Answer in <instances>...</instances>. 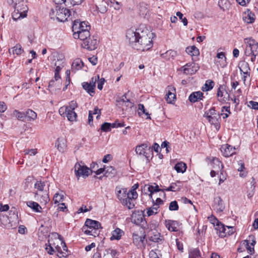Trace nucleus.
I'll return each instance as SVG.
<instances>
[{"mask_svg":"<svg viewBox=\"0 0 258 258\" xmlns=\"http://www.w3.org/2000/svg\"><path fill=\"white\" fill-rule=\"evenodd\" d=\"M84 0H61L66 6L71 7L81 5Z\"/></svg>","mask_w":258,"mask_h":258,"instance_id":"obj_38","label":"nucleus"},{"mask_svg":"<svg viewBox=\"0 0 258 258\" xmlns=\"http://www.w3.org/2000/svg\"><path fill=\"white\" fill-rule=\"evenodd\" d=\"M66 140L63 138H59L55 142V147L61 153L66 151L67 149Z\"/></svg>","mask_w":258,"mask_h":258,"instance_id":"obj_15","label":"nucleus"},{"mask_svg":"<svg viewBox=\"0 0 258 258\" xmlns=\"http://www.w3.org/2000/svg\"><path fill=\"white\" fill-rule=\"evenodd\" d=\"M133 242L136 245L140 244L143 243L144 237H142L138 235L137 234L133 233Z\"/></svg>","mask_w":258,"mask_h":258,"instance_id":"obj_50","label":"nucleus"},{"mask_svg":"<svg viewBox=\"0 0 258 258\" xmlns=\"http://www.w3.org/2000/svg\"><path fill=\"white\" fill-rule=\"evenodd\" d=\"M169 209L170 211H177L178 209V205L176 201L171 202L169 206Z\"/></svg>","mask_w":258,"mask_h":258,"instance_id":"obj_59","label":"nucleus"},{"mask_svg":"<svg viewBox=\"0 0 258 258\" xmlns=\"http://www.w3.org/2000/svg\"><path fill=\"white\" fill-rule=\"evenodd\" d=\"M77 37L79 38L80 40L84 42L85 40H87L90 37V32L89 30H86L83 31H79L77 33Z\"/></svg>","mask_w":258,"mask_h":258,"instance_id":"obj_33","label":"nucleus"},{"mask_svg":"<svg viewBox=\"0 0 258 258\" xmlns=\"http://www.w3.org/2000/svg\"><path fill=\"white\" fill-rule=\"evenodd\" d=\"M189 258H201L200 251L198 249H194L189 254Z\"/></svg>","mask_w":258,"mask_h":258,"instance_id":"obj_58","label":"nucleus"},{"mask_svg":"<svg viewBox=\"0 0 258 258\" xmlns=\"http://www.w3.org/2000/svg\"><path fill=\"white\" fill-rule=\"evenodd\" d=\"M37 118V114L35 112L31 109H28L25 112V118L28 121H33Z\"/></svg>","mask_w":258,"mask_h":258,"instance_id":"obj_36","label":"nucleus"},{"mask_svg":"<svg viewBox=\"0 0 258 258\" xmlns=\"http://www.w3.org/2000/svg\"><path fill=\"white\" fill-rule=\"evenodd\" d=\"M124 234V232L118 228H116L112 232V236L110 237L111 240H119L121 238L122 235Z\"/></svg>","mask_w":258,"mask_h":258,"instance_id":"obj_31","label":"nucleus"},{"mask_svg":"<svg viewBox=\"0 0 258 258\" xmlns=\"http://www.w3.org/2000/svg\"><path fill=\"white\" fill-rule=\"evenodd\" d=\"M90 28V25H87V23L86 22H82L80 26V31H83L86 30H89Z\"/></svg>","mask_w":258,"mask_h":258,"instance_id":"obj_63","label":"nucleus"},{"mask_svg":"<svg viewBox=\"0 0 258 258\" xmlns=\"http://www.w3.org/2000/svg\"><path fill=\"white\" fill-rule=\"evenodd\" d=\"M110 123L104 122L101 125V129L102 131L108 132L111 131Z\"/></svg>","mask_w":258,"mask_h":258,"instance_id":"obj_57","label":"nucleus"},{"mask_svg":"<svg viewBox=\"0 0 258 258\" xmlns=\"http://www.w3.org/2000/svg\"><path fill=\"white\" fill-rule=\"evenodd\" d=\"M245 47V53L247 56L252 54L257 55L258 54V42L251 37L246 38L244 39Z\"/></svg>","mask_w":258,"mask_h":258,"instance_id":"obj_3","label":"nucleus"},{"mask_svg":"<svg viewBox=\"0 0 258 258\" xmlns=\"http://www.w3.org/2000/svg\"><path fill=\"white\" fill-rule=\"evenodd\" d=\"M221 89H222V87L220 86L217 91V97L219 101L225 102L228 100L229 95L227 92H224Z\"/></svg>","mask_w":258,"mask_h":258,"instance_id":"obj_17","label":"nucleus"},{"mask_svg":"<svg viewBox=\"0 0 258 258\" xmlns=\"http://www.w3.org/2000/svg\"><path fill=\"white\" fill-rule=\"evenodd\" d=\"M115 190L116 191V195L117 198L121 202L127 197V189L126 188H120L119 187H116Z\"/></svg>","mask_w":258,"mask_h":258,"instance_id":"obj_26","label":"nucleus"},{"mask_svg":"<svg viewBox=\"0 0 258 258\" xmlns=\"http://www.w3.org/2000/svg\"><path fill=\"white\" fill-rule=\"evenodd\" d=\"M70 11L67 8H59L57 10L56 17L58 21L64 22L70 16Z\"/></svg>","mask_w":258,"mask_h":258,"instance_id":"obj_8","label":"nucleus"},{"mask_svg":"<svg viewBox=\"0 0 258 258\" xmlns=\"http://www.w3.org/2000/svg\"><path fill=\"white\" fill-rule=\"evenodd\" d=\"M203 93L201 91L192 92L188 97L189 101L191 103H195L203 99Z\"/></svg>","mask_w":258,"mask_h":258,"instance_id":"obj_16","label":"nucleus"},{"mask_svg":"<svg viewBox=\"0 0 258 258\" xmlns=\"http://www.w3.org/2000/svg\"><path fill=\"white\" fill-rule=\"evenodd\" d=\"M176 55V52L172 50H169L164 53H162L160 56L162 58L166 60L173 59Z\"/></svg>","mask_w":258,"mask_h":258,"instance_id":"obj_30","label":"nucleus"},{"mask_svg":"<svg viewBox=\"0 0 258 258\" xmlns=\"http://www.w3.org/2000/svg\"><path fill=\"white\" fill-rule=\"evenodd\" d=\"M239 68L240 71L243 73V75H246L248 76H250V68L249 64L247 62L242 61L239 63Z\"/></svg>","mask_w":258,"mask_h":258,"instance_id":"obj_21","label":"nucleus"},{"mask_svg":"<svg viewBox=\"0 0 258 258\" xmlns=\"http://www.w3.org/2000/svg\"><path fill=\"white\" fill-rule=\"evenodd\" d=\"M212 207L217 213L223 211L225 209V205L220 197H217L214 198Z\"/></svg>","mask_w":258,"mask_h":258,"instance_id":"obj_12","label":"nucleus"},{"mask_svg":"<svg viewBox=\"0 0 258 258\" xmlns=\"http://www.w3.org/2000/svg\"><path fill=\"white\" fill-rule=\"evenodd\" d=\"M180 184V182L178 181L176 182L171 183L168 187L163 188L162 189L160 188L159 186L156 183H154V185H145L142 188V191L144 192L145 194H148L151 198L152 195H153V194L159 191H162L163 196L165 197V191H179L181 187Z\"/></svg>","mask_w":258,"mask_h":258,"instance_id":"obj_2","label":"nucleus"},{"mask_svg":"<svg viewBox=\"0 0 258 258\" xmlns=\"http://www.w3.org/2000/svg\"><path fill=\"white\" fill-rule=\"evenodd\" d=\"M100 227L101 224L99 222L87 219L85 223V226L83 227H88L90 229H99Z\"/></svg>","mask_w":258,"mask_h":258,"instance_id":"obj_18","label":"nucleus"},{"mask_svg":"<svg viewBox=\"0 0 258 258\" xmlns=\"http://www.w3.org/2000/svg\"><path fill=\"white\" fill-rule=\"evenodd\" d=\"M243 20L247 23H253L255 20V15L254 13L248 11L247 16L243 17Z\"/></svg>","mask_w":258,"mask_h":258,"instance_id":"obj_45","label":"nucleus"},{"mask_svg":"<svg viewBox=\"0 0 258 258\" xmlns=\"http://www.w3.org/2000/svg\"><path fill=\"white\" fill-rule=\"evenodd\" d=\"M255 183H256V182L255 181V180H254V178L252 177V180L250 182V183H249V186H250L249 188L247 191V196L248 198H251L254 195L255 187Z\"/></svg>","mask_w":258,"mask_h":258,"instance_id":"obj_35","label":"nucleus"},{"mask_svg":"<svg viewBox=\"0 0 258 258\" xmlns=\"http://www.w3.org/2000/svg\"><path fill=\"white\" fill-rule=\"evenodd\" d=\"M48 244H47V243H46V244H45V245H46L45 249L49 254H53V252H54V250L53 249V246L55 247V246H54V245L53 244L50 243V240H48Z\"/></svg>","mask_w":258,"mask_h":258,"instance_id":"obj_55","label":"nucleus"},{"mask_svg":"<svg viewBox=\"0 0 258 258\" xmlns=\"http://www.w3.org/2000/svg\"><path fill=\"white\" fill-rule=\"evenodd\" d=\"M58 112L61 116H66L68 119L70 121H73L76 120L77 117V113L74 110L68 109L67 107H61L59 109Z\"/></svg>","mask_w":258,"mask_h":258,"instance_id":"obj_6","label":"nucleus"},{"mask_svg":"<svg viewBox=\"0 0 258 258\" xmlns=\"http://www.w3.org/2000/svg\"><path fill=\"white\" fill-rule=\"evenodd\" d=\"M185 51L190 56H197L200 53L199 49L194 45L186 47Z\"/></svg>","mask_w":258,"mask_h":258,"instance_id":"obj_34","label":"nucleus"},{"mask_svg":"<svg viewBox=\"0 0 258 258\" xmlns=\"http://www.w3.org/2000/svg\"><path fill=\"white\" fill-rule=\"evenodd\" d=\"M28 10L27 6L24 4H22V5L15 6V10L12 13L13 20L16 21L21 18L26 17Z\"/></svg>","mask_w":258,"mask_h":258,"instance_id":"obj_4","label":"nucleus"},{"mask_svg":"<svg viewBox=\"0 0 258 258\" xmlns=\"http://www.w3.org/2000/svg\"><path fill=\"white\" fill-rule=\"evenodd\" d=\"M159 207L155 205L154 204L151 207L147 209V214L148 216H151L153 215H156L158 213Z\"/></svg>","mask_w":258,"mask_h":258,"instance_id":"obj_47","label":"nucleus"},{"mask_svg":"<svg viewBox=\"0 0 258 258\" xmlns=\"http://www.w3.org/2000/svg\"><path fill=\"white\" fill-rule=\"evenodd\" d=\"M211 165L212 168L216 170L217 171L221 170L223 168V165L222 162L218 158H214L211 162Z\"/></svg>","mask_w":258,"mask_h":258,"instance_id":"obj_28","label":"nucleus"},{"mask_svg":"<svg viewBox=\"0 0 258 258\" xmlns=\"http://www.w3.org/2000/svg\"><path fill=\"white\" fill-rule=\"evenodd\" d=\"M34 197L41 204L44 205H46L50 201L48 190L41 192L36 191L34 193Z\"/></svg>","mask_w":258,"mask_h":258,"instance_id":"obj_10","label":"nucleus"},{"mask_svg":"<svg viewBox=\"0 0 258 258\" xmlns=\"http://www.w3.org/2000/svg\"><path fill=\"white\" fill-rule=\"evenodd\" d=\"M208 115L209 116L217 115L216 113V110H215L214 107L211 108L210 109H209L208 110V111L206 112L205 113V114H204V117L206 118V117H207Z\"/></svg>","mask_w":258,"mask_h":258,"instance_id":"obj_60","label":"nucleus"},{"mask_svg":"<svg viewBox=\"0 0 258 258\" xmlns=\"http://www.w3.org/2000/svg\"><path fill=\"white\" fill-rule=\"evenodd\" d=\"M138 114L139 116H142L143 114L146 115L147 119H151L150 116V114L148 112L146 111L145 108L143 104H139L138 105Z\"/></svg>","mask_w":258,"mask_h":258,"instance_id":"obj_42","label":"nucleus"},{"mask_svg":"<svg viewBox=\"0 0 258 258\" xmlns=\"http://www.w3.org/2000/svg\"><path fill=\"white\" fill-rule=\"evenodd\" d=\"M175 170L178 173H184L186 171V165L183 162H178L174 166Z\"/></svg>","mask_w":258,"mask_h":258,"instance_id":"obj_40","label":"nucleus"},{"mask_svg":"<svg viewBox=\"0 0 258 258\" xmlns=\"http://www.w3.org/2000/svg\"><path fill=\"white\" fill-rule=\"evenodd\" d=\"M239 167L238 168L237 170L240 172V176L241 177H245L246 175V172H244V164L242 161H240L238 162Z\"/></svg>","mask_w":258,"mask_h":258,"instance_id":"obj_52","label":"nucleus"},{"mask_svg":"<svg viewBox=\"0 0 258 258\" xmlns=\"http://www.w3.org/2000/svg\"><path fill=\"white\" fill-rule=\"evenodd\" d=\"M99 229H90L88 227H83V231L84 233L88 235H90L95 237L96 235H98L99 233L98 230Z\"/></svg>","mask_w":258,"mask_h":258,"instance_id":"obj_44","label":"nucleus"},{"mask_svg":"<svg viewBox=\"0 0 258 258\" xmlns=\"http://www.w3.org/2000/svg\"><path fill=\"white\" fill-rule=\"evenodd\" d=\"M149 239L150 241L157 243L161 242L163 240V236L160 235V233L157 232L149 236Z\"/></svg>","mask_w":258,"mask_h":258,"instance_id":"obj_32","label":"nucleus"},{"mask_svg":"<svg viewBox=\"0 0 258 258\" xmlns=\"http://www.w3.org/2000/svg\"><path fill=\"white\" fill-rule=\"evenodd\" d=\"M98 40L97 39L94 38V37L91 38L90 37L82 43V46L89 50H94L96 47Z\"/></svg>","mask_w":258,"mask_h":258,"instance_id":"obj_9","label":"nucleus"},{"mask_svg":"<svg viewBox=\"0 0 258 258\" xmlns=\"http://www.w3.org/2000/svg\"><path fill=\"white\" fill-rule=\"evenodd\" d=\"M76 176L79 178L81 176L87 177L90 174V169L84 165V163H77L74 167Z\"/></svg>","mask_w":258,"mask_h":258,"instance_id":"obj_5","label":"nucleus"},{"mask_svg":"<svg viewBox=\"0 0 258 258\" xmlns=\"http://www.w3.org/2000/svg\"><path fill=\"white\" fill-rule=\"evenodd\" d=\"M10 53H13V54L17 55H20L23 52V49L21 45L19 44H16L14 47H12L11 49L9 50Z\"/></svg>","mask_w":258,"mask_h":258,"instance_id":"obj_41","label":"nucleus"},{"mask_svg":"<svg viewBox=\"0 0 258 258\" xmlns=\"http://www.w3.org/2000/svg\"><path fill=\"white\" fill-rule=\"evenodd\" d=\"M133 200L134 199L132 198H128L127 196L125 198L123 199L121 202L123 204L126 205L129 209H132L135 207V204L133 202Z\"/></svg>","mask_w":258,"mask_h":258,"instance_id":"obj_48","label":"nucleus"},{"mask_svg":"<svg viewBox=\"0 0 258 258\" xmlns=\"http://www.w3.org/2000/svg\"><path fill=\"white\" fill-rule=\"evenodd\" d=\"M148 148H150V147H149L148 145L145 143L138 145L136 147V153L140 156L143 155L147 158L146 149Z\"/></svg>","mask_w":258,"mask_h":258,"instance_id":"obj_22","label":"nucleus"},{"mask_svg":"<svg viewBox=\"0 0 258 258\" xmlns=\"http://www.w3.org/2000/svg\"><path fill=\"white\" fill-rule=\"evenodd\" d=\"M169 90L167 93L165 99L167 103H173L176 99L175 89L171 87H169Z\"/></svg>","mask_w":258,"mask_h":258,"instance_id":"obj_14","label":"nucleus"},{"mask_svg":"<svg viewBox=\"0 0 258 258\" xmlns=\"http://www.w3.org/2000/svg\"><path fill=\"white\" fill-rule=\"evenodd\" d=\"M26 203L27 206L33 211L36 213L41 212L42 208L37 203L32 201H27Z\"/></svg>","mask_w":258,"mask_h":258,"instance_id":"obj_19","label":"nucleus"},{"mask_svg":"<svg viewBox=\"0 0 258 258\" xmlns=\"http://www.w3.org/2000/svg\"><path fill=\"white\" fill-rule=\"evenodd\" d=\"M176 16H178L179 18V19L182 22L184 26H186L187 24V20L185 17H183V14L180 12H177L176 13Z\"/></svg>","mask_w":258,"mask_h":258,"instance_id":"obj_62","label":"nucleus"},{"mask_svg":"<svg viewBox=\"0 0 258 258\" xmlns=\"http://www.w3.org/2000/svg\"><path fill=\"white\" fill-rule=\"evenodd\" d=\"M139 187V184L136 183L133 185L131 190L127 192V196L128 198H132L134 200H136L137 199L138 195L136 191V189Z\"/></svg>","mask_w":258,"mask_h":258,"instance_id":"obj_24","label":"nucleus"},{"mask_svg":"<svg viewBox=\"0 0 258 258\" xmlns=\"http://www.w3.org/2000/svg\"><path fill=\"white\" fill-rule=\"evenodd\" d=\"M214 85V82L210 80L206 81L205 84L202 87V90L203 91H208L211 90Z\"/></svg>","mask_w":258,"mask_h":258,"instance_id":"obj_49","label":"nucleus"},{"mask_svg":"<svg viewBox=\"0 0 258 258\" xmlns=\"http://www.w3.org/2000/svg\"><path fill=\"white\" fill-rule=\"evenodd\" d=\"M84 66L83 61L80 58H77L74 60L72 64V71L75 72L81 70Z\"/></svg>","mask_w":258,"mask_h":258,"instance_id":"obj_25","label":"nucleus"},{"mask_svg":"<svg viewBox=\"0 0 258 258\" xmlns=\"http://www.w3.org/2000/svg\"><path fill=\"white\" fill-rule=\"evenodd\" d=\"M108 5L106 2L102 1L101 4L97 7L98 10L102 14H104L107 11Z\"/></svg>","mask_w":258,"mask_h":258,"instance_id":"obj_51","label":"nucleus"},{"mask_svg":"<svg viewBox=\"0 0 258 258\" xmlns=\"http://www.w3.org/2000/svg\"><path fill=\"white\" fill-rule=\"evenodd\" d=\"M13 114L14 116L16 117L19 120H23L25 118V112H20L17 110H15L13 111Z\"/></svg>","mask_w":258,"mask_h":258,"instance_id":"obj_53","label":"nucleus"},{"mask_svg":"<svg viewBox=\"0 0 258 258\" xmlns=\"http://www.w3.org/2000/svg\"><path fill=\"white\" fill-rule=\"evenodd\" d=\"M166 227L171 231H178V223L176 221L168 220L165 221Z\"/></svg>","mask_w":258,"mask_h":258,"instance_id":"obj_20","label":"nucleus"},{"mask_svg":"<svg viewBox=\"0 0 258 258\" xmlns=\"http://www.w3.org/2000/svg\"><path fill=\"white\" fill-rule=\"evenodd\" d=\"M46 182L43 181L41 180H38L36 182V183L34 184V187L35 188L37 189V191L38 192H41L44 191H47L48 190V187H47V190L45 189V185H46Z\"/></svg>","mask_w":258,"mask_h":258,"instance_id":"obj_27","label":"nucleus"},{"mask_svg":"<svg viewBox=\"0 0 258 258\" xmlns=\"http://www.w3.org/2000/svg\"><path fill=\"white\" fill-rule=\"evenodd\" d=\"M82 87L90 95H92V93H94L95 88L91 84L88 82H84L82 83Z\"/></svg>","mask_w":258,"mask_h":258,"instance_id":"obj_46","label":"nucleus"},{"mask_svg":"<svg viewBox=\"0 0 258 258\" xmlns=\"http://www.w3.org/2000/svg\"><path fill=\"white\" fill-rule=\"evenodd\" d=\"M221 112H223L221 114V115H223V117L224 118H227L229 114L231 113L230 111V107L223 106L222 108Z\"/></svg>","mask_w":258,"mask_h":258,"instance_id":"obj_54","label":"nucleus"},{"mask_svg":"<svg viewBox=\"0 0 258 258\" xmlns=\"http://www.w3.org/2000/svg\"><path fill=\"white\" fill-rule=\"evenodd\" d=\"M144 215L142 212H135L131 216V221L136 225H141L145 222Z\"/></svg>","mask_w":258,"mask_h":258,"instance_id":"obj_11","label":"nucleus"},{"mask_svg":"<svg viewBox=\"0 0 258 258\" xmlns=\"http://www.w3.org/2000/svg\"><path fill=\"white\" fill-rule=\"evenodd\" d=\"M154 34L146 28H138L136 31L130 29L126 32V37L130 45L135 49L146 51L153 46Z\"/></svg>","mask_w":258,"mask_h":258,"instance_id":"obj_1","label":"nucleus"},{"mask_svg":"<svg viewBox=\"0 0 258 258\" xmlns=\"http://www.w3.org/2000/svg\"><path fill=\"white\" fill-rule=\"evenodd\" d=\"M82 23V22L76 20H75L73 25L72 26V30L74 32V37L75 38H77V33L80 31V26Z\"/></svg>","mask_w":258,"mask_h":258,"instance_id":"obj_37","label":"nucleus"},{"mask_svg":"<svg viewBox=\"0 0 258 258\" xmlns=\"http://www.w3.org/2000/svg\"><path fill=\"white\" fill-rule=\"evenodd\" d=\"M116 170L112 166H108L105 168L104 176L112 177L116 174Z\"/></svg>","mask_w":258,"mask_h":258,"instance_id":"obj_39","label":"nucleus"},{"mask_svg":"<svg viewBox=\"0 0 258 258\" xmlns=\"http://www.w3.org/2000/svg\"><path fill=\"white\" fill-rule=\"evenodd\" d=\"M117 102L120 104L121 103L122 104L124 103L126 106H130V107L133 106V103L130 101L129 99L126 98V94L123 95L121 98L117 100Z\"/></svg>","mask_w":258,"mask_h":258,"instance_id":"obj_43","label":"nucleus"},{"mask_svg":"<svg viewBox=\"0 0 258 258\" xmlns=\"http://www.w3.org/2000/svg\"><path fill=\"white\" fill-rule=\"evenodd\" d=\"M221 151L223 156L226 157H228L232 156L235 153V148L233 147L229 144L223 145L221 147Z\"/></svg>","mask_w":258,"mask_h":258,"instance_id":"obj_13","label":"nucleus"},{"mask_svg":"<svg viewBox=\"0 0 258 258\" xmlns=\"http://www.w3.org/2000/svg\"><path fill=\"white\" fill-rule=\"evenodd\" d=\"M25 155H35L37 154V151L36 149H26L24 151Z\"/></svg>","mask_w":258,"mask_h":258,"instance_id":"obj_64","label":"nucleus"},{"mask_svg":"<svg viewBox=\"0 0 258 258\" xmlns=\"http://www.w3.org/2000/svg\"><path fill=\"white\" fill-rule=\"evenodd\" d=\"M215 229L219 231V236L224 237L226 236V226L220 222L216 225Z\"/></svg>","mask_w":258,"mask_h":258,"instance_id":"obj_29","label":"nucleus"},{"mask_svg":"<svg viewBox=\"0 0 258 258\" xmlns=\"http://www.w3.org/2000/svg\"><path fill=\"white\" fill-rule=\"evenodd\" d=\"M243 244L244 245L246 249L249 251V253L251 254L254 252V247H251L249 245V242L247 240H245L243 241Z\"/></svg>","mask_w":258,"mask_h":258,"instance_id":"obj_61","label":"nucleus"},{"mask_svg":"<svg viewBox=\"0 0 258 258\" xmlns=\"http://www.w3.org/2000/svg\"><path fill=\"white\" fill-rule=\"evenodd\" d=\"M206 118L208 120V121L211 124H213L216 129H219L220 127V123L219 119L220 118L219 115L209 116H207Z\"/></svg>","mask_w":258,"mask_h":258,"instance_id":"obj_23","label":"nucleus"},{"mask_svg":"<svg viewBox=\"0 0 258 258\" xmlns=\"http://www.w3.org/2000/svg\"><path fill=\"white\" fill-rule=\"evenodd\" d=\"M198 64L194 62L186 63L181 69L183 73L186 75L194 74L199 70Z\"/></svg>","mask_w":258,"mask_h":258,"instance_id":"obj_7","label":"nucleus"},{"mask_svg":"<svg viewBox=\"0 0 258 258\" xmlns=\"http://www.w3.org/2000/svg\"><path fill=\"white\" fill-rule=\"evenodd\" d=\"M64 196L63 195L56 193L53 197V200L55 204L62 202L63 201Z\"/></svg>","mask_w":258,"mask_h":258,"instance_id":"obj_56","label":"nucleus"}]
</instances>
